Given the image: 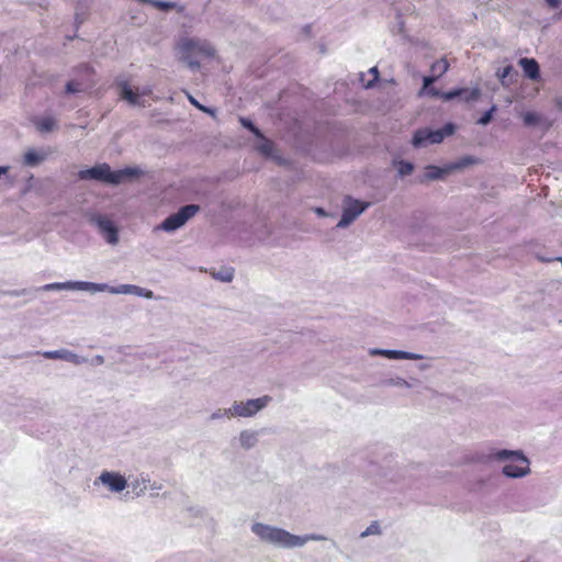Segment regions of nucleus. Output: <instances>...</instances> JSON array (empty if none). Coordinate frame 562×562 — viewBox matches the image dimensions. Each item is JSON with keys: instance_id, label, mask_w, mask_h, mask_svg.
I'll use <instances>...</instances> for the list:
<instances>
[{"instance_id": "15", "label": "nucleus", "mask_w": 562, "mask_h": 562, "mask_svg": "<svg viewBox=\"0 0 562 562\" xmlns=\"http://www.w3.org/2000/svg\"><path fill=\"white\" fill-rule=\"evenodd\" d=\"M425 92L431 97H439V98H442L443 100H452L457 97H460L462 95L463 93L467 92L465 89H454L452 91H449V92H445V93H441L438 89L436 88H432L430 86H428L427 89H422V93Z\"/></svg>"}, {"instance_id": "28", "label": "nucleus", "mask_w": 562, "mask_h": 562, "mask_svg": "<svg viewBox=\"0 0 562 562\" xmlns=\"http://www.w3.org/2000/svg\"><path fill=\"white\" fill-rule=\"evenodd\" d=\"M240 123L248 128L250 132H252L256 136L262 137L260 131L247 119L241 117Z\"/></svg>"}, {"instance_id": "1", "label": "nucleus", "mask_w": 562, "mask_h": 562, "mask_svg": "<svg viewBox=\"0 0 562 562\" xmlns=\"http://www.w3.org/2000/svg\"><path fill=\"white\" fill-rule=\"evenodd\" d=\"M250 530L261 542L279 549L301 548L308 541H323L326 539V537L318 533L296 536L280 527L262 522L252 524Z\"/></svg>"}, {"instance_id": "39", "label": "nucleus", "mask_w": 562, "mask_h": 562, "mask_svg": "<svg viewBox=\"0 0 562 562\" xmlns=\"http://www.w3.org/2000/svg\"><path fill=\"white\" fill-rule=\"evenodd\" d=\"M396 385H405V386H408V383L404 380H398L396 383Z\"/></svg>"}, {"instance_id": "17", "label": "nucleus", "mask_w": 562, "mask_h": 562, "mask_svg": "<svg viewBox=\"0 0 562 562\" xmlns=\"http://www.w3.org/2000/svg\"><path fill=\"white\" fill-rule=\"evenodd\" d=\"M149 482L150 480L147 475H140L134 479L130 484L127 483V486L131 487L136 496H139L146 492Z\"/></svg>"}, {"instance_id": "13", "label": "nucleus", "mask_w": 562, "mask_h": 562, "mask_svg": "<svg viewBox=\"0 0 562 562\" xmlns=\"http://www.w3.org/2000/svg\"><path fill=\"white\" fill-rule=\"evenodd\" d=\"M121 87V97L126 100L132 105H143L139 101L140 95H149L151 90L149 88L144 89L140 93L131 89L127 82L120 83Z\"/></svg>"}, {"instance_id": "30", "label": "nucleus", "mask_w": 562, "mask_h": 562, "mask_svg": "<svg viewBox=\"0 0 562 562\" xmlns=\"http://www.w3.org/2000/svg\"><path fill=\"white\" fill-rule=\"evenodd\" d=\"M80 85L76 81H68L66 85V92L67 93H76L80 91Z\"/></svg>"}, {"instance_id": "16", "label": "nucleus", "mask_w": 562, "mask_h": 562, "mask_svg": "<svg viewBox=\"0 0 562 562\" xmlns=\"http://www.w3.org/2000/svg\"><path fill=\"white\" fill-rule=\"evenodd\" d=\"M43 355L45 356V358H48V359H60V360H64L67 362H71L74 364H81V363H86L89 361L80 353H43Z\"/></svg>"}, {"instance_id": "35", "label": "nucleus", "mask_w": 562, "mask_h": 562, "mask_svg": "<svg viewBox=\"0 0 562 562\" xmlns=\"http://www.w3.org/2000/svg\"><path fill=\"white\" fill-rule=\"evenodd\" d=\"M65 286H66V285H65V284H63V283H52V284H47V285L45 286V289H48V290H50V289H63V288H65Z\"/></svg>"}, {"instance_id": "34", "label": "nucleus", "mask_w": 562, "mask_h": 562, "mask_svg": "<svg viewBox=\"0 0 562 562\" xmlns=\"http://www.w3.org/2000/svg\"><path fill=\"white\" fill-rule=\"evenodd\" d=\"M189 100L198 109H200V110H202L204 112H209V110L206 108H204L203 105H201L193 97L189 95Z\"/></svg>"}, {"instance_id": "31", "label": "nucleus", "mask_w": 562, "mask_h": 562, "mask_svg": "<svg viewBox=\"0 0 562 562\" xmlns=\"http://www.w3.org/2000/svg\"><path fill=\"white\" fill-rule=\"evenodd\" d=\"M494 111V108H492L490 111L485 112L477 121L479 124L486 125L492 120V113Z\"/></svg>"}, {"instance_id": "24", "label": "nucleus", "mask_w": 562, "mask_h": 562, "mask_svg": "<svg viewBox=\"0 0 562 562\" xmlns=\"http://www.w3.org/2000/svg\"><path fill=\"white\" fill-rule=\"evenodd\" d=\"M383 356L390 359H422V355L419 353H382Z\"/></svg>"}, {"instance_id": "32", "label": "nucleus", "mask_w": 562, "mask_h": 562, "mask_svg": "<svg viewBox=\"0 0 562 562\" xmlns=\"http://www.w3.org/2000/svg\"><path fill=\"white\" fill-rule=\"evenodd\" d=\"M370 74L372 75V79L366 85L367 88L371 87L372 83L379 79V71L376 67H372L370 69Z\"/></svg>"}, {"instance_id": "27", "label": "nucleus", "mask_w": 562, "mask_h": 562, "mask_svg": "<svg viewBox=\"0 0 562 562\" xmlns=\"http://www.w3.org/2000/svg\"><path fill=\"white\" fill-rule=\"evenodd\" d=\"M413 170H414L413 164H411L408 161H400V164H398V172L402 176L411 175L413 172Z\"/></svg>"}, {"instance_id": "14", "label": "nucleus", "mask_w": 562, "mask_h": 562, "mask_svg": "<svg viewBox=\"0 0 562 562\" xmlns=\"http://www.w3.org/2000/svg\"><path fill=\"white\" fill-rule=\"evenodd\" d=\"M519 65L521 66L525 75L528 78H530L532 80L539 79L540 69H539V64L537 63L536 59L525 57L519 60Z\"/></svg>"}, {"instance_id": "8", "label": "nucleus", "mask_w": 562, "mask_h": 562, "mask_svg": "<svg viewBox=\"0 0 562 562\" xmlns=\"http://www.w3.org/2000/svg\"><path fill=\"white\" fill-rule=\"evenodd\" d=\"M93 485H103L112 493H120L127 487V481L119 472L102 471L94 480Z\"/></svg>"}, {"instance_id": "22", "label": "nucleus", "mask_w": 562, "mask_h": 562, "mask_svg": "<svg viewBox=\"0 0 562 562\" xmlns=\"http://www.w3.org/2000/svg\"><path fill=\"white\" fill-rule=\"evenodd\" d=\"M261 138L262 143L258 146V150L265 156H271L274 149V144L263 136Z\"/></svg>"}, {"instance_id": "43", "label": "nucleus", "mask_w": 562, "mask_h": 562, "mask_svg": "<svg viewBox=\"0 0 562 562\" xmlns=\"http://www.w3.org/2000/svg\"><path fill=\"white\" fill-rule=\"evenodd\" d=\"M558 260H560L562 262V258H558Z\"/></svg>"}, {"instance_id": "19", "label": "nucleus", "mask_w": 562, "mask_h": 562, "mask_svg": "<svg viewBox=\"0 0 562 562\" xmlns=\"http://www.w3.org/2000/svg\"><path fill=\"white\" fill-rule=\"evenodd\" d=\"M45 158L44 155L35 151V150H29L24 154V164L27 166H36L41 161H43Z\"/></svg>"}, {"instance_id": "18", "label": "nucleus", "mask_w": 562, "mask_h": 562, "mask_svg": "<svg viewBox=\"0 0 562 562\" xmlns=\"http://www.w3.org/2000/svg\"><path fill=\"white\" fill-rule=\"evenodd\" d=\"M33 123L41 133L52 132L56 127V121L53 116L35 117Z\"/></svg>"}, {"instance_id": "26", "label": "nucleus", "mask_w": 562, "mask_h": 562, "mask_svg": "<svg viewBox=\"0 0 562 562\" xmlns=\"http://www.w3.org/2000/svg\"><path fill=\"white\" fill-rule=\"evenodd\" d=\"M381 532L380 526L376 521L370 524L364 531L361 532L360 537L366 538L371 535H379Z\"/></svg>"}, {"instance_id": "33", "label": "nucleus", "mask_w": 562, "mask_h": 562, "mask_svg": "<svg viewBox=\"0 0 562 562\" xmlns=\"http://www.w3.org/2000/svg\"><path fill=\"white\" fill-rule=\"evenodd\" d=\"M90 363L92 366H99L101 363H103V357L101 355H95L91 360H90Z\"/></svg>"}, {"instance_id": "3", "label": "nucleus", "mask_w": 562, "mask_h": 562, "mask_svg": "<svg viewBox=\"0 0 562 562\" xmlns=\"http://www.w3.org/2000/svg\"><path fill=\"white\" fill-rule=\"evenodd\" d=\"M181 60L192 69L200 67V57L214 56V48L209 42L199 38L183 37L177 44Z\"/></svg>"}, {"instance_id": "42", "label": "nucleus", "mask_w": 562, "mask_h": 562, "mask_svg": "<svg viewBox=\"0 0 562 562\" xmlns=\"http://www.w3.org/2000/svg\"><path fill=\"white\" fill-rule=\"evenodd\" d=\"M370 351H374V352H378V351H389L387 349H371Z\"/></svg>"}, {"instance_id": "40", "label": "nucleus", "mask_w": 562, "mask_h": 562, "mask_svg": "<svg viewBox=\"0 0 562 562\" xmlns=\"http://www.w3.org/2000/svg\"><path fill=\"white\" fill-rule=\"evenodd\" d=\"M8 167H0V177L4 173H7Z\"/></svg>"}, {"instance_id": "6", "label": "nucleus", "mask_w": 562, "mask_h": 562, "mask_svg": "<svg viewBox=\"0 0 562 562\" xmlns=\"http://www.w3.org/2000/svg\"><path fill=\"white\" fill-rule=\"evenodd\" d=\"M272 401L271 396L263 395L258 398L247 400L246 402L235 401L232 405V411L236 417H252L258 412L266 408Z\"/></svg>"}, {"instance_id": "38", "label": "nucleus", "mask_w": 562, "mask_h": 562, "mask_svg": "<svg viewBox=\"0 0 562 562\" xmlns=\"http://www.w3.org/2000/svg\"><path fill=\"white\" fill-rule=\"evenodd\" d=\"M479 97V91L477 90H472L471 91V99H476Z\"/></svg>"}, {"instance_id": "25", "label": "nucleus", "mask_w": 562, "mask_h": 562, "mask_svg": "<svg viewBox=\"0 0 562 562\" xmlns=\"http://www.w3.org/2000/svg\"><path fill=\"white\" fill-rule=\"evenodd\" d=\"M522 119L524 123L528 126L536 125L540 122V116L535 112H526Z\"/></svg>"}, {"instance_id": "37", "label": "nucleus", "mask_w": 562, "mask_h": 562, "mask_svg": "<svg viewBox=\"0 0 562 562\" xmlns=\"http://www.w3.org/2000/svg\"><path fill=\"white\" fill-rule=\"evenodd\" d=\"M510 69H512V67H510V66H508V67L504 68L503 74H502V77H503V78H505V77L509 74Z\"/></svg>"}, {"instance_id": "9", "label": "nucleus", "mask_w": 562, "mask_h": 562, "mask_svg": "<svg viewBox=\"0 0 562 562\" xmlns=\"http://www.w3.org/2000/svg\"><path fill=\"white\" fill-rule=\"evenodd\" d=\"M91 222L95 223L102 233L103 237L110 244H116L119 241L117 228L111 220L103 215H92Z\"/></svg>"}, {"instance_id": "36", "label": "nucleus", "mask_w": 562, "mask_h": 562, "mask_svg": "<svg viewBox=\"0 0 562 562\" xmlns=\"http://www.w3.org/2000/svg\"><path fill=\"white\" fill-rule=\"evenodd\" d=\"M549 7L557 9L560 4L559 0H546Z\"/></svg>"}, {"instance_id": "7", "label": "nucleus", "mask_w": 562, "mask_h": 562, "mask_svg": "<svg viewBox=\"0 0 562 562\" xmlns=\"http://www.w3.org/2000/svg\"><path fill=\"white\" fill-rule=\"evenodd\" d=\"M199 211L195 204L182 206L177 213L168 216L160 225L161 229L172 232L186 224L188 220L193 217Z\"/></svg>"}, {"instance_id": "5", "label": "nucleus", "mask_w": 562, "mask_h": 562, "mask_svg": "<svg viewBox=\"0 0 562 562\" xmlns=\"http://www.w3.org/2000/svg\"><path fill=\"white\" fill-rule=\"evenodd\" d=\"M454 126L452 124H446L442 128L431 131L428 128L418 130L413 137V145L416 147L424 146L426 144H439L446 136L452 135Z\"/></svg>"}, {"instance_id": "2", "label": "nucleus", "mask_w": 562, "mask_h": 562, "mask_svg": "<svg viewBox=\"0 0 562 562\" xmlns=\"http://www.w3.org/2000/svg\"><path fill=\"white\" fill-rule=\"evenodd\" d=\"M486 459L506 462L502 473L509 479H520L530 473V461L521 450L491 449Z\"/></svg>"}, {"instance_id": "20", "label": "nucleus", "mask_w": 562, "mask_h": 562, "mask_svg": "<svg viewBox=\"0 0 562 562\" xmlns=\"http://www.w3.org/2000/svg\"><path fill=\"white\" fill-rule=\"evenodd\" d=\"M212 276L223 282H231L234 278V269L222 268L220 271H212Z\"/></svg>"}, {"instance_id": "10", "label": "nucleus", "mask_w": 562, "mask_h": 562, "mask_svg": "<svg viewBox=\"0 0 562 562\" xmlns=\"http://www.w3.org/2000/svg\"><path fill=\"white\" fill-rule=\"evenodd\" d=\"M368 205L369 203H362L358 200L350 201L349 205L344 209L338 226L345 227L352 223L356 220V217L368 207Z\"/></svg>"}, {"instance_id": "4", "label": "nucleus", "mask_w": 562, "mask_h": 562, "mask_svg": "<svg viewBox=\"0 0 562 562\" xmlns=\"http://www.w3.org/2000/svg\"><path fill=\"white\" fill-rule=\"evenodd\" d=\"M138 170L134 168L112 171L108 164H100L79 171L78 176L82 180L93 179L105 183L119 184L128 178L138 176Z\"/></svg>"}, {"instance_id": "11", "label": "nucleus", "mask_w": 562, "mask_h": 562, "mask_svg": "<svg viewBox=\"0 0 562 562\" xmlns=\"http://www.w3.org/2000/svg\"><path fill=\"white\" fill-rule=\"evenodd\" d=\"M259 431L254 429H244L235 439L238 447L243 450H250L259 442Z\"/></svg>"}, {"instance_id": "21", "label": "nucleus", "mask_w": 562, "mask_h": 562, "mask_svg": "<svg viewBox=\"0 0 562 562\" xmlns=\"http://www.w3.org/2000/svg\"><path fill=\"white\" fill-rule=\"evenodd\" d=\"M235 417L232 406L229 408H218L210 415V420H216L222 418L231 419Z\"/></svg>"}, {"instance_id": "29", "label": "nucleus", "mask_w": 562, "mask_h": 562, "mask_svg": "<svg viewBox=\"0 0 562 562\" xmlns=\"http://www.w3.org/2000/svg\"><path fill=\"white\" fill-rule=\"evenodd\" d=\"M151 4L160 10H164V11L175 8V3H172V2H165V1H158V0H153Z\"/></svg>"}, {"instance_id": "23", "label": "nucleus", "mask_w": 562, "mask_h": 562, "mask_svg": "<svg viewBox=\"0 0 562 562\" xmlns=\"http://www.w3.org/2000/svg\"><path fill=\"white\" fill-rule=\"evenodd\" d=\"M443 173V170L436 167V166H428L426 168V178L427 179H430V180H434V179H439Z\"/></svg>"}, {"instance_id": "12", "label": "nucleus", "mask_w": 562, "mask_h": 562, "mask_svg": "<svg viewBox=\"0 0 562 562\" xmlns=\"http://www.w3.org/2000/svg\"><path fill=\"white\" fill-rule=\"evenodd\" d=\"M448 69L449 63L445 57L435 61L430 68L432 75L424 78V89H427L428 86H431L439 77L445 75Z\"/></svg>"}, {"instance_id": "41", "label": "nucleus", "mask_w": 562, "mask_h": 562, "mask_svg": "<svg viewBox=\"0 0 562 562\" xmlns=\"http://www.w3.org/2000/svg\"><path fill=\"white\" fill-rule=\"evenodd\" d=\"M316 213H318V214H321V215H324V214H325L324 210H323V209H321V207L316 209Z\"/></svg>"}]
</instances>
